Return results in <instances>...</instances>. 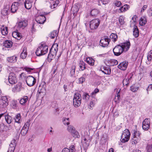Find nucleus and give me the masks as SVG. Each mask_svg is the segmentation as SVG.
<instances>
[{"instance_id":"1","label":"nucleus","mask_w":152,"mask_h":152,"mask_svg":"<svg viewBox=\"0 0 152 152\" xmlns=\"http://www.w3.org/2000/svg\"><path fill=\"white\" fill-rule=\"evenodd\" d=\"M130 45L129 41L121 43L116 46L113 50L114 55L118 56L121 55L124 51H126L129 49Z\"/></svg>"},{"instance_id":"2","label":"nucleus","mask_w":152,"mask_h":152,"mask_svg":"<svg viewBox=\"0 0 152 152\" xmlns=\"http://www.w3.org/2000/svg\"><path fill=\"white\" fill-rule=\"evenodd\" d=\"M48 50V46L45 44H41L37 48L35 53L37 56H40L47 53Z\"/></svg>"},{"instance_id":"3","label":"nucleus","mask_w":152,"mask_h":152,"mask_svg":"<svg viewBox=\"0 0 152 152\" xmlns=\"http://www.w3.org/2000/svg\"><path fill=\"white\" fill-rule=\"evenodd\" d=\"M82 97L79 93H76L74 95L73 98V104L75 107H79L81 103Z\"/></svg>"},{"instance_id":"4","label":"nucleus","mask_w":152,"mask_h":152,"mask_svg":"<svg viewBox=\"0 0 152 152\" xmlns=\"http://www.w3.org/2000/svg\"><path fill=\"white\" fill-rule=\"evenodd\" d=\"M100 23V20L98 19H95L90 22L89 26L91 30H95L96 29Z\"/></svg>"},{"instance_id":"5","label":"nucleus","mask_w":152,"mask_h":152,"mask_svg":"<svg viewBox=\"0 0 152 152\" xmlns=\"http://www.w3.org/2000/svg\"><path fill=\"white\" fill-rule=\"evenodd\" d=\"M8 100L6 96H2L0 98V108L6 107L8 105Z\"/></svg>"},{"instance_id":"6","label":"nucleus","mask_w":152,"mask_h":152,"mask_svg":"<svg viewBox=\"0 0 152 152\" xmlns=\"http://www.w3.org/2000/svg\"><path fill=\"white\" fill-rule=\"evenodd\" d=\"M45 12L42 14L39 15L36 18V21L38 23L40 24H43L46 21V18L45 15L46 14Z\"/></svg>"},{"instance_id":"7","label":"nucleus","mask_w":152,"mask_h":152,"mask_svg":"<svg viewBox=\"0 0 152 152\" xmlns=\"http://www.w3.org/2000/svg\"><path fill=\"white\" fill-rule=\"evenodd\" d=\"M30 120H29L25 124L21 131V134L22 136H25L27 133L30 124Z\"/></svg>"},{"instance_id":"8","label":"nucleus","mask_w":152,"mask_h":152,"mask_svg":"<svg viewBox=\"0 0 152 152\" xmlns=\"http://www.w3.org/2000/svg\"><path fill=\"white\" fill-rule=\"evenodd\" d=\"M67 129L69 132L72 134L73 137H74L78 138L80 137V136L79 133L75 130V128L73 126L71 125L69 126H68Z\"/></svg>"},{"instance_id":"9","label":"nucleus","mask_w":152,"mask_h":152,"mask_svg":"<svg viewBox=\"0 0 152 152\" xmlns=\"http://www.w3.org/2000/svg\"><path fill=\"white\" fill-rule=\"evenodd\" d=\"M26 81L28 86H31L35 84L36 79L32 76H29L26 77Z\"/></svg>"},{"instance_id":"10","label":"nucleus","mask_w":152,"mask_h":152,"mask_svg":"<svg viewBox=\"0 0 152 152\" xmlns=\"http://www.w3.org/2000/svg\"><path fill=\"white\" fill-rule=\"evenodd\" d=\"M8 81L9 83L11 84L15 83L17 82L15 75L13 73H10L8 77Z\"/></svg>"},{"instance_id":"11","label":"nucleus","mask_w":152,"mask_h":152,"mask_svg":"<svg viewBox=\"0 0 152 152\" xmlns=\"http://www.w3.org/2000/svg\"><path fill=\"white\" fill-rule=\"evenodd\" d=\"M110 41V39L104 37L102 38L100 41V45L103 47L107 46Z\"/></svg>"},{"instance_id":"12","label":"nucleus","mask_w":152,"mask_h":152,"mask_svg":"<svg viewBox=\"0 0 152 152\" xmlns=\"http://www.w3.org/2000/svg\"><path fill=\"white\" fill-rule=\"evenodd\" d=\"M150 120L148 118H146L142 122V128L143 130H147L149 128L150 124Z\"/></svg>"},{"instance_id":"13","label":"nucleus","mask_w":152,"mask_h":152,"mask_svg":"<svg viewBox=\"0 0 152 152\" xmlns=\"http://www.w3.org/2000/svg\"><path fill=\"white\" fill-rule=\"evenodd\" d=\"M100 70L104 74L109 75L111 74V69L108 66H102L100 68Z\"/></svg>"},{"instance_id":"14","label":"nucleus","mask_w":152,"mask_h":152,"mask_svg":"<svg viewBox=\"0 0 152 152\" xmlns=\"http://www.w3.org/2000/svg\"><path fill=\"white\" fill-rule=\"evenodd\" d=\"M19 3L17 2H13L11 7L10 11L11 12L15 13L18 9V7L19 6Z\"/></svg>"},{"instance_id":"15","label":"nucleus","mask_w":152,"mask_h":152,"mask_svg":"<svg viewBox=\"0 0 152 152\" xmlns=\"http://www.w3.org/2000/svg\"><path fill=\"white\" fill-rule=\"evenodd\" d=\"M33 0H26L24 3L25 7L27 9H30L32 7Z\"/></svg>"},{"instance_id":"16","label":"nucleus","mask_w":152,"mask_h":152,"mask_svg":"<svg viewBox=\"0 0 152 152\" xmlns=\"http://www.w3.org/2000/svg\"><path fill=\"white\" fill-rule=\"evenodd\" d=\"M128 62L124 61L119 64L118 66V67L120 69L124 71L126 69L128 66Z\"/></svg>"},{"instance_id":"17","label":"nucleus","mask_w":152,"mask_h":152,"mask_svg":"<svg viewBox=\"0 0 152 152\" xmlns=\"http://www.w3.org/2000/svg\"><path fill=\"white\" fill-rule=\"evenodd\" d=\"M23 88L21 84L20 83H18L16 85L12 88V91L14 92H19Z\"/></svg>"},{"instance_id":"18","label":"nucleus","mask_w":152,"mask_h":152,"mask_svg":"<svg viewBox=\"0 0 152 152\" xmlns=\"http://www.w3.org/2000/svg\"><path fill=\"white\" fill-rule=\"evenodd\" d=\"M27 25V21L24 20L19 22L18 24V26L19 28L23 29Z\"/></svg>"},{"instance_id":"19","label":"nucleus","mask_w":152,"mask_h":152,"mask_svg":"<svg viewBox=\"0 0 152 152\" xmlns=\"http://www.w3.org/2000/svg\"><path fill=\"white\" fill-rule=\"evenodd\" d=\"M79 5L78 4H76L72 6L71 8V11H72L74 15H76L79 11Z\"/></svg>"},{"instance_id":"20","label":"nucleus","mask_w":152,"mask_h":152,"mask_svg":"<svg viewBox=\"0 0 152 152\" xmlns=\"http://www.w3.org/2000/svg\"><path fill=\"white\" fill-rule=\"evenodd\" d=\"M17 59V56L16 55H15L13 56L7 57V59L9 63H14L16 62Z\"/></svg>"},{"instance_id":"21","label":"nucleus","mask_w":152,"mask_h":152,"mask_svg":"<svg viewBox=\"0 0 152 152\" xmlns=\"http://www.w3.org/2000/svg\"><path fill=\"white\" fill-rule=\"evenodd\" d=\"M10 7L9 6L6 5L4 6L3 10H1V13L4 16L7 15L9 12Z\"/></svg>"},{"instance_id":"22","label":"nucleus","mask_w":152,"mask_h":152,"mask_svg":"<svg viewBox=\"0 0 152 152\" xmlns=\"http://www.w3.org/2000/svg\"><path fill=\"white\" fill-rule=\"evenodd\" d=\"M58 49V45L56 44L53 45L50 51L53 53L54 54H56Z\"/></svg>"},{"instance_id":"23","label":"nucleus","mask_w":152,"mask_h":152,"mask_svg":"<svg viewBox=\"0 0 152 152\" xmlns=\"http://www.w3.org/2000/svg\"><path fill=\"white\" fill-rule=\"evenodd\" d=\"M129 8V5L125 4L124 6L121 7L118 10V12L119 13H122L127 11Z\"/></svg>"},{"instance_id":"24","label":"nucleus","mask_w":152,"mask_h":152,"mask_svg":"<svg viewBox=\"0 0 152 152\" xmlns=\"http://www.w3.org/2000/svg\"><path fill=\"white\" fill-rule=\"evenodd\" d=\"M133 35L136 38L138 37L139 35V31L137 26L134 24L133 28Z\"/></svg>"},{"instance_id":"25","label":"nucleus","mask_w":152,"mask_h":152,"mask_svg":"<svg viewBox=\"0 0 152 152\" xmlns=\"http://www.w3.org/2000/svg\"><path fill=\"white\" fill-rule=\"evenodd\" d=\"M12 42L10 40H7L4 42L3 45L5 47L10 48L12 47Z\"/></svg>"},{"instance_id":"26","label":"nucleus","mask_w":152,"mask_h":152,"mask_svg":"<svg viewBox=\"0 0 152 152\" xmlns=\"http://www.w3.org/2000/svg\"><path fill=\"white\" fill-rule=\"evenodd\" d=\"M147 23V19L145 16H142L140 19L139 21V24L140 26L145 25Z\"/></svg>"},{"instance_id":"27","label":"nucleus","mask_w":152,"mask_h":152,"mask_svg":"<svg viewBox=\"0 0 152 152\" xmlns=\"http://www.w3.org/2000/svg\"><path fill=\"white\" fill-rule=\"evenodd\" d=\"M27 56L26 48L24 47L23 48V51L20 54V57L21 58L24 59L26 58Z\"/></svg>"},{"instance_id":"28","label":"nucleus","mask_w":152,"mask_h":152,"mask_svg":"<svg viewBox=\"0 0 152 152\" xmlns=\"http://www.w3.org/2000/svg\"><path fill=\"white\" fill-rule=\"evenodd\" d=\"M75 68L76 67L75 65H73L72 66L70 69L69 73L71 77H74L75 76Z\"/></svg>"},{"instance_id":"29","label":"nucleus","mask_w":152,"mask_h":152,"mask_svg":"<svg viewBox=\"0 0 152 152\" xmlns=\"http://www.w3.org/2000/svg\"><path fill=\"white\" fill-rule=\"evenodd\" d=\"M28 98L27 96H24L23 97L21 98L20 101V102L21 104H25L28 100Z\"/></svg>"},{"instance_id":"30","label":"nucleus","mask_w":152,"mask_h":152,"mask_svg":"<svg viewBox=\"0 0 152 152\" xmlns=\"http://www.w3.org/2000/svg\"><path fill=\"white\" fill-rule=\"evenodd\" d=\"M99 11L97 9H94L92 10L91 12V14L92 16H96L99 13Z\"/></svg>"},{"instance_id":"31","label":"nucleus","mask_w":152,"mask_h":152,"mask_svg":"<svg viewBox=\"0 0 152 152\" xmlns=\"http://www.w3.org/2000/svg\"><path fill=\"white\" fill-rule=\"evenodd\" d=\"M12 36L13 37L18 39H19L18 38L20 39L21 37L20 34L17 31L13 32L12 33Z\"/></svg>"},{"instance_id":"32","label":"nucleus","mask_w":152,"mask_h":152,"mask_svg":"<svg viewBox=\"0 0 152 152\" xmlns=\"http://www.w3.org/2000/svg\"><path fill=\"white\" fill-rule=\"evenodd\" d=\"M87 63L91 65H93L94 64V60L92 58H87L86 59Z\"/></svg>"},{"instance_id":"33","label":"nucleus","mask_w":152,"mask_h":152,"mask_svg":"<svg viewBox=\"0 0 152 152\" xmlns=\"http://www.w3.org/2000/svg\"><path fill=\"white\" fill-rule=\"evenodd\" d=\"M56 54H54L53 53H52L50 51L48 55V61L49 62H50L51 60L55 57Z\"/></svg>"},{"instance_id":"34","label":"nucleus","mask_w":152,"mask_h":152,"mask_svg":"<svg viewBox=\"0 0 152 152\" xmlns=\"http://www.w3.org/2000/svg\"><path fill=\"white\" fill-rule=\"evenodd\" d=\"M130 135V133L129 130L128 129H126L124 131L121 135H124L125 137H129V138Z\"/></svg>"},{"instance_id":"35","label":"nucleus","mask_w":152,"mask_h":152,"mask_svg":"<svg viewBox=\"0 0 152 152\" xmlns=\"http://www.w3.org/2000/svg\"><path fill=\"white\" fill-rule=\"evenodd\" d=\"M85 63L83 61H80L79 63V66L81 70H83L86 68Z\"/></svg>"},{"instance_id":"36","label":"nucleus","mask_w":152,"mask_h":152,"mask_svg":"<svg viewBox=\"0 0 152 152\" xmlns=\"http://www.w3.org/2000/svg\"><path fill=\"white\" fill-rule=\"evenodd\" d=\"M131 78V77H130L129 78H127L124 79L123 81V85L124 86H128L129 85L130 82V80Z\"/></svg>"},{"instance_id":"37","label":"nucleus","mask_w":152,"mask_h":152,"mask_svg":"<svg viewBox=\"0 0 152 152\" xmlns=\"http://www.w3.org/2000/svg\"><path fill=\"white\" fill-rule=\"evenodd\" d=\"M1 31L2 34L4 35H6L8 33L7 28L6 27H3L1 28Z\"/></svg>"},{"instance_id":"38","label":"nucleus","mask_w":152,"mask_h":152,"mask_svg":"<svg viewBox=\"0 0 152 152\" xmlns=\"http://www.w3.org/2000/svg\"><path fill=\"white\" fill-rule=\"evenodd\" d=\"M90 97V95L88 93H84L82 96L83 99L85 100L86 102L88 101Z\"/></svg>"},{"instance_id":"39","label":"nucleus","mask_w":152,"mask_h":152,"mask_svg":"<svg viewBox=\"0 0 152 152\" xmlns=\"http://www.w3.org/2000/svg\"><path fill=\"white\" fill-rule=\"evenodd\" d=\"M139 89V87L135 85H133L130 87V90L133 92H135L137 91Z\"/></svg>"},{"instance_id":"40","label":"nucleus","mask_w":152,"mask_h":152,"mask_svg":"<svg viewBox=\"0 0 152 152\" xmlns=\"http://www.w3.org/2000/svg\"><path fill=\"white\" fill-rule=\"evenodd\" d=\"M5 117L7 122L8 124L11 123L12 119V118L11 116H10L9 115H5Z\"/></svg>"},{"instance_id":"41","label":"nucleus","mask_w":152,"mask_h":152,"mask_svg":"<svg viewBox=\"0 0 152 152\" xmlns=\"http://www.w3.org/2000/svg\"><path fill=\"white\" fill-rule=\"evenodd\" d=\"M15 123H21L22 120L21 119L20 115H17L15 118Z\"/></svg>"},{"instance_id":"42","label":"nucleus","mask_w":152,"mask_h":152,"mask_svg":"<svg viewBox=\"0 0 152 152\" xmlns=\"http://www.w3.org/2000/svg\"><path fill=\"white\" fill-rule=\"evenodd\" d=\"M110 37L113 39V41L114 42L116 41L118 39V36L117 34L112 33L110 36Z\"/></svg>"},{"instance_id":"43","label":"nucleus","mask_w":152,"mask_h":152,"mask_svg":"<svg viewBox=\"0 0 152 152\" xmlns=\"http://www.w3.org/2000/svg\"><path fill=\"white\" fill-rule=\"evenodd\" d=\"M140 139V137H133L132 139V143L136 144L138 142Z\"/></svg>"},{"instance_id":"44","label":"nucleus","mask_w":152,"mask_h":152,"mask_svg":"<svg viewBox=\"0 0 152 152\" xmlns=\"http://www.w3.org/2000/svg\"><path fill=\"white\" fill-rule=\"evenodd\" d=\"M125 18L123 16H120L119 18V22L121 25H123L125 23L124 21Z\"/></svg>"},{"instance_id":"45","label":"nucleus","mask_w":152,"mask_h":152,"mask_svg":"<svg viewBox=\"0 0 152 152\" xmlns=\"http://www.w3.org/2000/svg\"><path fill=\"white\" fill-rule=\"evenodd\" d=\"M129 137H127L124 135H121V141L122 142H127L129 140Z\"/></svg>"},{"instance_id":"46","label":"nucleus","mask_w":152,"mask_h":152,"mask_svg":"<svg viewBox=\"0 0 152 152\" xmlns=\"http://www.w3.org/2000/svg\"><path fill=\"white\" fill-rule=\"evenodd\" d=\"M57 31H54L51 32L50 34L49 37L52 39H54L55 37L57 36Z\"/></svg>"},{"instance_id":"47","label":"nucleus","mask_w":152,"mask_h":152,"mask_svg":"<svg viewBox=\"0 0 152 152\" xmlns=\"http://www.w3.org/2000/svg\"><path fill=\"white\" fill-rule=\"evenodd\" d=\"M69 118H63V124L65 125L66 124L67 125H69Z\"/></svg>"},{"instance_id":"48","label":"nucleus","mask_w":152,"mask_h":152,"mask_svg":"<svg viewBox=\"0 0 152 152\" xmlns=\"http://www.w3.org/2000/svg\"><path fill=\"white\" fill-rule=\"evenodd\" d=\"M147 58L148 61H150L152 59V50H151L148 53L147 55Z\"/></svg>"},{"instance_id":"49","label":"nucleus","mask_w":152,"mask_h":152,"mask_svg":"<svg viewBox=\"0 0 152 152\" xmlns=\"http://www.w3.org/2000/svg\"><path fill=\"white\" fill-rule=\"evenodd\" d=\"M16 145V141L15 140H14L11 141L10 144V147L13 148H15Z\"/></svg>"},{"instance_id":"50","label":"nucleus","mask_w":152,"mask_h":152,"mask_svg":"<svg viewBox=\"0 0 152 152\" xmlns=\"http://www.w3.org/2000/svg\"><path fill=\"white\" fill-rule=\"evenodd\" d=\"M14 125L16 129L17 130H19L21 127V126L20 125V123H15L14 124Z\"/></svg>"},{"instance_id":"51","label":"nucleus","mask_w":152,"mask_h":152,"mask_svg":"<svg viewBox=\"0 0 152 152\" xmlns=\"http://www.w3.org/2000/svg\"><path fill=\"white\" fill-rule=\"evenodd\" d=\"M110 62V66H114V65H117L118 64V61L115 60H111Z\"/></svg>"},{"instance_id":"52","label":"nucleus","mask_w":152,"mask_h":152,"mask_svg":"<svg viewBox=\"0 0 152 152\" xmlns=\"http://www.w3.org/2000/svg\"><path fill=\"white\" fill-rule=\"evenodd\" d=\"M86 75H84L83 77L79 78V83H82L85 81V77Z\"/></svg>"},{"instance_id":"53","label":"nucleus","mask_w":152,"mask_h":152,"mask_svg":"<svg viewBox=\"0 0 152 152\" xmlns=\"http://www.w3.org/2000/svg\"><path fill=\"white\" fill-rule=\"evenodd\" d=\"M141 133L139 131H134L133 134V137H140Z\"/></svg>"},{"instance_id":"54","label":"nucleus","mask_w":152,"mask_h":152,"mask_svg":"<svg viewBox=\"0 0 152 152\" xmlns=\"http://www.w3.org/2000/svg\"><path fill=\"white\" fill-rule=\"evenodd\" d=\"M146 149L147 152H152V144L151 145H148Z\"/></svg>"},{"instance_id":"55","label":"nucleus","mask_w":152,"mask_h":152,"mask_svg":"<svg viewBox=\"0 0 152 152\" xmlns=\"http://www.w3.org/2000/svg\"><path fill=\"white\" fill-rule=\"evenodd\" d=\"M59 3L58 0H56L55 2H54L53 5L51 6V8H54L56 7Z\"/></svg>"},{"instance_id":"56","label":"nucleus","mask_w":152,"mask_h":152,"mask_svg":"<svg viewBox=\"0 0 152 152\" xmlns=\"http://www.w3.org/2000/svg\"><path fill=\"white\" fill-rule=\"evenodd\" d=\"M114 4L116 6L120 7L121 5V1L116 0L115 1Z\"/></svg>"},{"instance_id":"57","label":"nucleus","mask_w":152,"mask_h":152,"mask_svg":"<svg viewBox=\"0 0 152 152\" xmlns=\"http://www.w3.org/2000/svg\"><path fill=\"white\" fill-rule=\"evenodd\" d=\"M70 152H75L76 150L75 149V147L74 145H72L70 147Z\"/></svg>"},{"instance_id":"58","label":"nucleus","mask_w":152,"mask_h":152,"mask_svg":"<svg viewBox=\"0 0 152 152\" xmlns=\"http://www.w3.org/2000/svg\"><path fill=\"white\" fill-rule=\"evenodd\" d=\"M25 70L28 72H30L33 70V69L25 67L24 68Z\"/></svg>"},{"instance_id":"59","label":"nucleus","mask_w":152,"mask_h":152,"mask_svg":"<svg viewBox=\"0 0 152 152\" xmlns=\"http://www.w3.org/2000/svg\"><path fill=\"white\" fill-rule=\"evenodd\" d=\"M99 92V90L97 89H95L94 91L92 92L91 93L92 96L94 97L95 94Z\"/></svg>"},{"instance_id":"60","label":"nucleus","mask_w":152,"mask_h":152,"mask_svg":"<svg viewBox=\"0 0 152 152\" xmlns=\"http://www.w3.org/2000/svg\"><path fill=\"white\" fill-rule=\"evenodd\" d=\"M110 0H99V2H101L104 4H107Z\"/></svg>"},{"instance_id":"61","label":"nucleus","mask_w":152,"mask_h":152,"mask_svg":"<svg viewBox=\"0 0 152 152\" xmlns=\"http://www.w3.org/2000/svg\"><path fill=\"white\" fill-rule=\"evenodd\" d=\"M45 91V88H41V87L40 86L39 88V89L38 90V92H39V93L40 94L41 93H42L44 92V91Z\"/></svg>"},{"instance_id":"62","label":"nucleus","mask_w":152,"mask_h":152,"mask_svg":"<svg viewBox=\"0 0 152 152\" xmlns=\"http://www.w3.org/2000/svg\"><path fill=\"white\" fill-rule=\"evenodd\" d=\"M15 148L10 147L7 152H14Z\"/></svg>"},{"instance_id":"63","label":"nucleus","mask_w":152,"mask_h":152,"mask_svg":"<svg viewBox=\"0 0 152 152\" xmlns=\"http://www.w3.org/2000/svg\"><path fill=\"white\" fill-rule=\"evenodd\" d=\"M12 107L14 109L16 108L17 107L16 103L15 102H13L12 104Z\"/></svg>"},{"instance_id":"64","label":"nucleus","mask_w":152,"mask_h":152,"mask_svg":"<svg viewBox=\"0 0 152 152\" xmlns=\"http://www.w3.org/2000/svg\"><path fill=\"white\" fill-rule=\"evenodd\" d=\"M62 152H70V150L67 148H64L63 149Z\"/></svg>"}]
</instances>
